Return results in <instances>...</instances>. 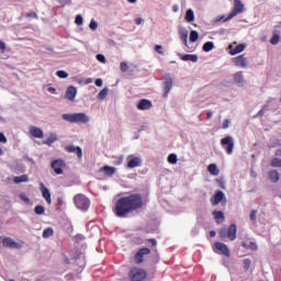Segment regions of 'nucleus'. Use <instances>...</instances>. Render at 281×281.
<instances>
[{"instance_id":"obj_1","label":"nucleus","mask_w":281,"mask_h":281,"mask_svg":"<svg viewBox=\"0 0 281 281\" xmlns=\"http://www.w3.org/2000/svg\"><path fill=\"white\" fill-rule=\"evenodd\" d=\"M143 204L142 195L139 194L123 196L115 202L113 212L119 218H126L131 212L139 210Z\"/></svg>"},{"instance_id":"obj_2","label":"nucleus","mask_w":281,"mask_h":281,"mask_svg":"<svg viewBox=\"0 0 281 281\" xmlns=\"http://www.w3.org/2000/svg\"><path fill=\"white\" fill-rule=\"evenodd\" d=\"M61 119L65 120V122H69L70 124H89L91 120L85 112L64 113Z\"/></svg>"},{"instance_id":"obj_3","label":"nucleus","mask_w":281,"mask_h":281,"mask_svg":"<svg viewBox=\"0 0 281 281\" xmlns=\"http://www.w3.org/2000/svg\"><path fill=\"white\" fill-rule=\"evenodd\" d=\"M74 203L76 209L80 210L81 212H87L91 205L89 198H86L85 194L80 193L74 196Z\"/></svg>"},{"instance_id":"obj_4","label":"nucleus","mask_w":281,"mask_h":281,"mask_svg":"<svg viewBox=\"0 0 281 281\" xmlns=\"http://www.w3.org/2000/svg\"><path fill=\"white\" fill-rule=\"evenodd\" d=\"M244 11H245V4H243L240 0H234V9L224 20V23H227V21H232L234 16H236L237 14H240V12H244Z\"/></svg>"},{"instance_id":"obj_5","label":"nucleus","mask_w":281,"mask_h":281,"mask_svg":"<svg viewBox=\"0 0 281 281\" xmlns=\"http://www.w3.org/2000/svg\"><path fill=\"white\" fill-rule=\"evenodd\" d=\"M146 272L142 268H132L130 271V280L142 281L145 280Z\"/></svg>"},{"instance_id":"obj_6","label":"nucleus","mask_w":281,"mask_h":281,"mask_svg":"<svg viewBox=\"0 0 281 281\" xmlns=\"http://www.w3.org/2000/svg\"><path fill=\"white\" fill-rule=\"evenodd\" d=\"M221 145L225 148L227 155H232L234 153V137L226 136L221 139Z\"/></svg>"},{"instance_id":"obj_7","label":"nucleus","mask_w":281,"mask_h":281,"mask_svg":"<svg viewBox=\"0 0 281 281\" xmlns=\"http://www.w3.org/2000/svg\"><path fill=\"white\" fill-rule=\"evenodd\" d=\"M127 168L133 170V168H142V157L130 155L127 156Z\"/></svg>"},{"instance_id":"obj_8","label":"nucleus","mask_w":281,"mask_h":281,"mask_svg":"<svg viewBox=\"0 0 281 281\" xmlns=\"http://www.w3.org/2000/svg\"><path fill=\"white\" fill-rule=\"evenodd\" d=\"M232 60L235 67H239V69H247V67H249V63L247 61V57H245V55L236 56Z\"/></svg>"},{"instance_id":"obj_9","label":"nucleus","mask_w":281,"mask_h":281,"mask_svg":"<svg viewBox=\"0 0 281 281\" xmlns=\"http://www.w3.org/2000/svg\"><path fill=\"white\" fill-rule=\"evenodd\" d=\"M164 80V97L168 98V95L170 94V91H172V77H170V75H167L162 78Z\"/></svg>"},{"instance_id":"obj_10","label":"nucleus","mask_w":281,"mask_h":281,"mask_svg":"<svg viewBox=\"0 0 281 281\" xmlns=\"http://www.w3.org/2000/svg\"><path fill=\"white\" fill-rule=\"evenodd\" d=\"M214 251L216 254H222V256H226V258H229L231 254H229V248L227 247V245L223 244V243H215L214 244Z\"/></svg>"},{"instance_id":"obj_11","label":"nucleus","mask_w":281,"mask_h":281,"mask_svg":"<svg viewBox=\"0 0 281 281\" xmlns=\"http://www.w3.org/2000/svg\"><path fill=\"white\" fill-rule=\"evenodd\" d=\"M66 164L63 159L53 160L50 167L53 168L54 172L57 175H63V168H65Z\"/></svg>"},{"instance_id":"obj_12","label":"nucleus","mask_w":281,"mask_h":281,"mask_svg":"<svg viewBox=\"0 0 281 281\" xmlns=\"http://www.w3.org/2000/svg\"><path fill=\"white\" fill-rule=\"evenodd\" d=\"M40 190L42 192L43 199H45L46 203L48 205H52V192H49V189L45 187V183H40Z\"/></svg>"},{"instance_id":"obj_13","label":"nucleus","mask_w":281,"mask_h":281,"mask_svg":"<svg viewBox=\"0 0 281 281\" xmlns=\"http://www.w3.org/2000/svg\"><path fill=\"white\" fill-rule=\"evenodd\" d=\"M149 254V248H140L135 255L136 265H142V262H144V256H148Z\"/></svg>"},{"instance_id":"obj_14","label":"nucleus","mask_w":281,"mask_h":281,"mask_svg":"<svg viewBox=\"0 0 281 281\" xmlns=\"http://www.w3.org/2000/svg\"><path fill=\"white\" fill-rule=\"evenodd\" d=\"M76 95H78V88L74 86H69L66 89V94H65L66 100L74 102L76 100Z\"/></svg>"},{"instance_id":"obj_15","label":"nucleus","mask_w":281,"mask_h":281,"mask_svg":"<svg viewBox=\"0 0 281 281\" xmlns=\"http://www.w3.org/2000/svg\"><path fill=\"white\" fill-rule=\"evenodd\" d=\"M149 109H153V101L148 99H142L137 103V110L138 111H148Z\"/></svg>"},{"instance_id":"obj_16","label":"nucleus","mask_w":281,"mask_h":281,"mask_svg":"<svg viewBox=\"0 0 281 281\" xmlns=\"http://www.w3.org/2000/svg\"><path fill=\"white\" fill-rule=\"evenodd\" d=\"M2 245L3 247H9V249H19V247H21L16 241H14V239L10 237H4L2 239Z\"/></svg>"},{"instance_id":"obj_17","label":"nucleus","mask_w":281,"mask_h":281,"mask_svg":"<svg viewBox=\"0 0 281 281\" xmlns=\"http://www.w3.org/2000/svg\"><path fill=\"white\" fill-rule=\"evenodd\" d=\"M99 172H103L105 177H113L117 172V168L105 165L99 169Z\"/></svg>"},{"instance_id":"obj_18","label":"nucleus","mask_w":281,"mask_h":281,"mask_svg":"<svg viewBox=\"0 0 281 281\" xmlns=\"http://www.w3.org/2000/svg\"><path fill=\"white\" fill-rule=\"evenodd\" d=\"M222 201H225V193L223 191H216L214 196L211 199L212 205H218Z\"/></svg>"},{"instance_id":"obj_19","label":"nucleus","mask_w":281,"mask_h":281,"mask_svg":"<svg viewBox=\"0 0 281 281\" xmlns=\"http://www.w3.org/2000/svg\"><path fill=\"white\" fill-rule=\"evenodd\" d=\"M66 151L75 153L78 159H82V148H80V146H74V145L66 146Z\"/></svg>"},{"instance_id":"obj_20","label":"nucleus","mask_w":281,"mask_h":281,"mask_svg":"<svg viewBox=\"0 0 281 281\" xmlns=\"http://www.w3.org/2000/svg\"><path fill=\"white\" fill-rule=\"evenodd\" d=\"M245 46L244 44H238L237 46L231 45L229 46V54L231 56H236V54H240L245 52Z\"/></svg>"},{"instance_id":"obj_21","label":"nucleus","mask_w":281,"mask_h":281,"mask_svg":"<svg viewBox=\"0 0 281 281\" xmlns=\"http://www.w3.org/2000/svg\"><path fill=\"white\" fill-rule=\"evenodd\" d=\"M30 134L32 137H35L36 139H43V130L36 126H31L30 127Z\"/></svg>"},{"instance_id":"obj_22","label":"nucleus","mask_w":281,"mask_h":281,"mask_svg":"<svg viewBox=\"0 0 281 281\" xmlns=\"http://www.w3.org/2000/svg\"><path fill=\"white\" fill-rule=\"evenodd\" d=\"M233 80L235 85H245V75H243V71H237L233 75Z\"/></svg>"},{"instance_id":"obj_23","label":"nucleus","mask_w":281,"mask_h":281,"mask_svg":"<svg viewBox=\"0 0 281 281\" xmlns=\"http://www.w3.org/2000/svg\"><path fill=\"white\" fill-rule=\"evenodd\" d=\"M188 31L186 27H180L179 29V36L180 40L182 41L183 45H186V47H188Z\"/></svg>"},{"instance_id":"obj_24","label":"nucleus","mask_w":281,"mask_h":281,"mask_svg":"<svg viewBox=\"0 0 281 281\" xmlns=\"http://www.w3.org/2000/svg\"><path fill=\"white\" fill-rule=\"evenodd\" d=\"M180 58L184 63H188V61H190V63H198L199 61V56L198 55L187 54V55H182Z\"/></svg>"},{"instance_id":"obj_25","label":"nucleus","mask_w":281,"mask_h":281,"mask_svg":"<svg viewBox=\"0 0 281 281\" xmlns=\"http://www.w3.org/2000/svg\"><path fill=\"white\" fill-rule=\"evenodd\" d=\"M76 265H78L79 271H82V269H85V267L87 265V260L85 259V255H79L76 258Z\"/></svg>"},{"instance_id":"obj_26","label":"nucleus","mask_w":281,"mask_h":281,"mask_svg":"<svg viewBox=\"0 0 281 281\" xmlns=\"http://www.w3.org/2000/svg\"><path fill=\"white\" fill-rule=\"evenodd\" d=\"M228 238L229 240H236V232H237V227L236 224H232L228 228Z\"/></svg>"},{"instance_id":"obj_27","label":"nucleus","mask_w":281,"mask_h":281,"mask_svg":"<svg viewBox=\"0 0 281 281\" xmlns=\"http://www.w3.org/2000/svg\"><path fill=\"white\" fill-rule=\"evenodd\" d=\"M213 216L216 223H223L225 221V214L222 211H213Z\"/></svg>"},{"instance_id":"obj_28","label":"nucleus","mask_w":281,"mask_h":281,"mask_svg":"<svg viewBox=\"0 0 281 281\" xmlns=\"http://www.w3.org/2000/svg\"><path fill=\"white\" fill-rule=\"evenodd\" d=\"M57 140H58V135L56 133H50L49 137L44 140V144L46 146H52V144H54V142H57Z\"/></svg>"},{"instance_id":"obj_29","label":"nucleus","mask_w":281,"mask_h":281,"mask_svg":"<svg viewBox=\"0 0 281 281\" xmlns=\"http://www.w3.org/2000/svg\"><path fill=\"white\" fill-rule=\"evenodd\" d=\"M269 179L273 183H278V181H280V173L278 172V170L269 171Z\"/></svg>"},{"instance_id":"obj_30","label":"nucleus","mask_w":281,"mask_h":281,"mask_svg":"<svg viewBox=\"0 0 281 281\" xmlns=\"http://www.w3.org/2000/svg\"><path fill=\"white\" fill-rule=\"evenodd\" d=\"M207 170L214 177H217V175L221 172V170L218 169V166H216V164L209 165Z\"/></svg>"},{"instance_id":"obj_31","label":"nucleus","mask_w":281,"mask_h":281,"mask_svg":"<svg viewBox=\"0 0 281 281\" xmlns=\"http://www.w3.org/2000/svg\"><path fill=\"white\" fill-rule=\"evenodd\" d=\"M13 181L15 183H27L30 181V177H27V175H22V176H19V177H14Z\"/></svg>"},{"instance_id":"obj_32","label":"nucleus","mask_w":281,"mask_h":281,"mask_svg":"<svg viewBox=\"0 0 281 281\" xmlns=\"http://www.w3.org/2000/svg\"><path fill=\"white\" fill-rule=\"evenodd\" d=\"M43 238H52V236H54V228L52 227H47L43 231L42 234Z\"/></svg>"},{"instance_id":"obj_33","label":"nucleus","mask_w":281,"mask_h":281,"mask_svg":"<svg viewBox=\"0 0 281 281\" xmlns=\"http://www.w3.org/2000/svg\"><path fill=\"white\" fill-rule=\"evenodd\" d=\"M109 95V88H103L97 95L98 100H105Z\"/></svg>"},{"instance_id":"obj_34","label":"nucleus","mask_w":281,"mask_h":281,"mask_svg":"<svg viewBox=\"0 0 281 281\" xmlns=\"http://www.w3.org/2000/svg\"><path fill=\"white\" fill-rule=\"evenodd\" d=\"M186 21H188V23H192V21H194V11L192 9L187 11Z\"/></svg>"},{"instance_id":"obj_35","label":"nucleus","mask_w":281,"mask_h":281,"mask_svg":"<svg viewBox=\"0 0 281 281\" xmlns=\"http://www.w3.org/2000/svg\"><path fill=\"white\" fill-rule=\"evenodd\" d=\"M203 52H212V49H214V42H206L204 43V45L202 46Z\"/></svg>"},{"instance_id":"obj_36","label":"nucleus","mask_w":281,"mask_h":281,"mask_svg":"<svg viewBox=\"0 0 281 281\" xmlns=\"http://www.w3.org/2000/svg\"><path fill=\"white\" fill-rule=\"evenodd\" d=\"M189 41H190V43H196V41H199V32L191 31Z\"/></svg>"},{"instance_id":"obj_37","label":"nucleus","mask_w":281,"mask_h":281,"mask_svg":"<svg viewBox=\"0 0 281 281\" xmlns=\"http://www.w3.org/2000/svg\"><path fill=\"white\" fill-rule=\"evenodd\" d=\"M270 166H271L272 168H281V159H280V158H273V159L271 160Z\"/></svg>"},{"instance_id":"obj_38","label":"nucleus","mask_w":281,"mask_h":281,"mask_svg":"<svg viewBox=\"0 0 281 281\" xmlns=\"http://www.w3.org/2000/svg\"><path fill=\"white\" fill-rule=\"evenodd\" d=\"M34 212L37 216H42V214H45V207L43 205H37L35 206Z\"/></svg>"},{"instance_id":"obj_39","label":"nucleus","mask_w":281,"mask_h":281,"mask_svg":"<svg viewBox=\"0 0 281 281\" xmlns=\"http://www.w3.org/2000/svg\"><path fill=\"white\" fill-rule=\"evenodd\" d=\"M56 76L61 79L69 78V74L65 70H57Z\"/></svg>"},{"instance_id":"obj_40","label":"nucleus","mask_w":281,"mask_h":281,"mask_svg":"<svg viewBox=\"0 0 281 281\" xmlns=\"http://www.w3.org/2000/svg\"><path fill=\"white\" fill-rule=\"evenodd\" d=\"M269 111V104H266L261 108V110L257 113L256 117H260V115H265Z\"/></svg>"},{"instance_id":"obj_41","label":"nucleus","mask_w":281,"mask_h":281,"mask_svg":"<svg viewBox=\"0 0 281 281\" xmlns=\"http://www.w3.org/2000/svg\"><path fill=\"white\" fill-rule=\"evenodd\" d=\"M271 45H278L280 43V35L274 34L270 40Z\"/></svg>"},{"instance_id":"obj_42","label":"nucleus","mask_w":281,"mask_h":281,"mask_svg":"<svg viewBox=\"0 0 281 281\" xmlns=\"http://www.w3.org/2000/svg\"><path fill=\"white\" fill-rule=\"evenodd\" d=\"M95 58L99 63H102V65H106V57H104V55L97 54Z\"/></svg>"},{"instance_id":"obj_43","label":"nucleus","mask_w":281,"mask_h":281,"mask_svg":"<svg viewBox=\"0 0 281 281\" xmlns=\"http://www.w3.org/2000/svg\"><path fill=\"white\" fill-rule=\"evenodd\" d=\"M168 161H169V164H177V161H178L177 154H170L168 156Z\"/></svg>"},{"instance_id":"obj_44","label":"nucleus","mask_w":281,"mask_h":281,"mask_svg":"<svg viewBox=\"0 0 281 281\" xmlns=\"http://www.w3.org/2000/svg\"><path fill=\"white\" fill-rule=\"evenodd\" d=\"M90 30H92V32H95V30H98V22H95V20H91L90 24H89Z\"/></svg>"},{"instance_id":"obj_45","label":"nucleus","mask_w":281,"mask_h":281,"mask_svg":"<svg viewBox=\"0 0 281 281\" xmlns=\"http://www.w3.org/2000/svg\"><path fill=\"white\" fill-rule=\"evenodd\" d=\"M121 71H123V74H126V71H128V64L126 61L121 63Z\"/></svg>"},{"instance_id":"obj_46","label":"nucleus","mask_w":281,"mask_h":281,"mask_svg":"<svg viewBox=\"0 0 281 281\" xmlns=\"http://www.w3.org/2000/svg\"><path fill=\"white\" fill-rule=\"evenodd\" d=\"M220 236H221V238H228V231H227V228H222L220 231Z\"/></svg>"},{"instance_id":"obj_47","label":"nucleus","mask_w":281,"mask_h":281,"mask_svg":"<svg viewBox=\"0 0 281 281\" xmlns=\"http://www.w3.org/2000/svg\"><path fill=\"white\" fill-rule=\"evenodd\" d=\"M75 23H76V25H82V23H83L82 15L78 14L75 19Z\"/></svg>"},{"instance_id":"obj_48","label":"nucleus","mask_w":281,"mask_h":281,"mask_svg":"<svg viewBox=\"0 0 281 281\" xmlns=\"http://www.w3.org/2000/svg\"><path fill=\"white\" fill-rule=\"evenodd\" d=\"M251 267V259H244V269H249Z\"/></svg>"},{"instance_id":"obj_49","label":"nucleus","mask_w":281,"mask_h":281,"mask_svg":"<svg viewBox=\"0 0 281 281\" xmlns=\"http://www.w3.org/2000/svg\"><path fill=\"white\" fill-rule=\"evenodd\" d=\"M21 201H24V203H30V198L25 193H20Z\"/></svg>"},{"instance_id":"obj_50","label":"nucleus","mask_w":281,"mask_h":281,"mask_svg":"<svg viewBox=\"0 0 281 281\" xmlns=\"http://www.w3.org/2000/svg\"><path fill=\"white\" fill-rule=\"evenodd\" d=\"M123 162H124V156L117 157L116 160L114 161L116 166H122Z\"/></svg>"},{"instance_id":"obj_51","label":"nucleus","mask_w":281,"mask_h":281,"mask_svg":"<svg viewBox=\"0 0 281 281\" xmlns=\"http://www.w3.org/2000/svg\"><path fill=\"white\" fill-rule=\"evenodd\" d=\"M8 143V138H5V134L0 132V144H7Z\"/></svg>"},{"instance_id":"obj_52","label":"nucleus","mask_w":281,"mask_h":281,"mask_svg":"<svg viewBox=\"0 0 281 281\" xmlns=\"http://www.w3.org/2000/svg\"><path fill=\"white\" fill-rule=\"evenodd\" d=\"M229 124H232V122L229 121V119H226L224 122H223V125H222V128H229Z\"/></svg>"},{"instance_id":"obj_53","label":"nucleus","mask_w":281,"mask_h":281,"mask_svg":"<svg viewBox=\"0 0 281 281\" xmlns=\"http://www.w3.org/2000/svg\"><path fill=\"white\" fill-rule=\"evenodd\" d=\"M155 50L157 52V54H164V46L162 45H156Z\"/></svg>"},{"instance_id":"obj_54","label":"nucleus","mask_w":281,"mask_h":281,"mask_svg":"<svg viewBox=\"0 0 281 281\" xmlns=\"http://www.w3.org/2000/svg\"><path fill=\"white\" fill-rule=\"evenodd\" d=\"M26 16L29 19H38V14H36V12H30V13L26 14Z\"/></svg>"},{"instance_id":"obj_55","label":"nucleus","mask_w":281,"mask_h":281,"mask_svg":"<svg viewBox=\"0 0 281 281\" xmlns=\"http://www.w3.org/2000/svg\"><path fill=\"white\" fill-rule=\"evenodd\" d=\"M61 5H69L71 3V0H57Z\"/></svg>"},{"instance_id":"obj_56","label":"nucleus","mask_w":281,"mask_h":281,"mask_svg":"<svg viewBox=\"0 0 281 281\" xmlns=\"http://www.w3.org/2000/svg\"><path fill=\"white\" fill-rule=\"evenodd\" d=\"M256 216H257V212L256 211H251V213H250V221L256 222Z\"/></svg>"},{"instance_id":"obj_57","label":"nucleus","mask_w":281,"mask_h":281,"mask_svg":"<svg viewBox=\"0 0 281 281\" xmlns=\"http://www.w3.org/2000/svg\"><path fill=\"white\" fill-rule=\"evenodd\" d=\"M134 21L136 25H142V23H144V19L142 18H136Z\"/></svg>"},{"instance_id":"obj_58","label":"nucleus","mask_w":281,"mask_h":281,"mask_svg":"<svg viewBox=\"0 0 281 281\" xmlns=\"http://www.w3.org/2000/svg\"><path fill=\"white\" fill-rule=\"evenodd\" d=\"M94 83H95V87H102V79L101 78L95 79Z\"/></svg>"},{"instance_id":"obj_59","label":"nucleus","mask_w":281,"mask_h":281,"mask_svg":"<svg viewBox=\"0 0 281 281\" xmlns=\"http://www.w3.org/2000/svg\"><path fill=\"white\" fill-rule=\"evenodd\" d=\"M91 82H93V79H92V78H87V79L83 81V85H91Z\"/></svg>"},{"instance_id":"obj_60","label":"nucleus","mask_w":281,"mask_h":281,"mask_svg":"<svg viewBox=\"0 0 281 281\" xmlns=\"http://www.w3.org/2000/svg\"><path fill=\"white\" fill-rule=\"evenodd\" d=\"M0 49L3 52L5 49V42L0 41Z\"/></svg>"},{"instance_id":"obj_61","label":"nucleus","mask_w":281,"mask_h":281,"mask_svg":"<svg viewBox=\"0 0 281 281\" xmlns=\"http://www.w3.org/2000/svg\"><path fill=\"white\" fill-rule=\"evenodd\" d=\"M57 203H58L59 205H64V204H65V200H64L63 198H58V199H57Z\"/></svg>"},{"instance_id":"obj_62","label":"nucleus","mask_w":281,"mask_h":281,"mask_svg":"<svg viewBox=\"0 0 281 281\" xmlns=\"http://www.w3.org/2000/svg\"><path fill=\"white\" fill-rule=\"evenodd\" d=\"M149 243H151L153 247H157V239H149Z\"/></svg>"},{"instance_id":"obj_63","label":"nucleus","mask_w":281,"mask_h":281,"mask_svg":"<svg viewBox=\"0 0 281 281\" xmlns=\"http://www.w3.org/2000/svg\"><path fill=\"white\" fill-rule=\"evenodd\" d=\"M49 93L56 94V88H48Z\"/></svg>"},{"instance_id":"obj_64","label":"nucleus","mask_w":281,"mask_h":281,"mask_svg":"<svg viewBox=\"0 0 281 281\" xmlns=\"http://www.w3.org/2000/svg\"><path fill=\"white\" fill-rule=\"evenodd\" d=\"M206 115H207V120H211V117H212V115H214V113H212V111H209V112L206 113Z\"/></svg>"}]
</instances>
